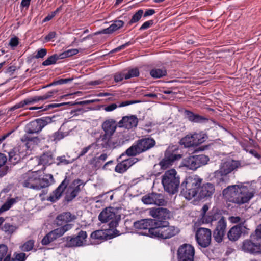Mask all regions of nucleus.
I'll return each instance as SVG.
<instances>
[{"label": "nucleus", "mask_w": 261, "mask_h": 261, "mask_svg": "<svg viewBox=\"0 0 261 261\" xmlns=\"http://www.w3.org/2000/svg\"><path fill=\"white\" fill-rule=\"evenodd\" d=\"M49 156L46 153L40 156L39 163L43 165L42 170L32 172L29 171L22 175L19 182L25 187L33 189H40L47 187L49 176L46 168L48 166Z\"/></svg>", "instance_id": "1"}, {"label": "nucleus", "mask_w": 261, "mask_h": 261, "mask_svg": "<svg viewBox=\"0 0 261 261\" xmlns=\"http://www.w3.org/2000/svg\"><path fill=\"white\" fill-rule=\"evenodd\" d=\"M254 193V189L251 186L242 183L229 186L223 191V195L226 200L239 205L248 202Z\"/></svg>", "instance_id": "2"}, {"label": "nucleus", "mask_w": 261, "mask_h": 261, "mask_svg": "<svg viewBox=\"0 0 261 261\" xmlns=\"http://www.w3.org/2000/svg\"><path fill=\"white\" fill-rule=\"evenodd\" d=\"M243 166V165L239 161L232 159L223 161L219 169L214 173V179L218 184H226L229 180L228 174Z\"/></svg>", "instance_id": "3"}, {"label": "nucleus", "mask_w": 261, "mask_h": 261, "mask_svg": "<svg viewBox=\"0 0 261 261\" xmlns=\"http://www.w3.org/2000/svg\"><path fill=\"white\" fill-rule=\"evenodd\" d=\"M202 179L196 175L187 177L181 184V194L187 199L190 200L199 193Z\"/></svg>", "instance_id": "4"}, {"label": "nucleus", "mask_w": 261, "mask_h": 261, "mask_svg": "<svg viewBox=\"0 0 261 261\" xmlns=\"http://www.w3.org/2000/svg\"><path fill=\"white\" fill-rule=\"evenodd\" d=\"M151 231L153 234L152 238L160 240L171 238L180 232L177 227L170 225L168 221L163 220H156L154 229Z\"/></svg>", "instance_id": "5"}, {"label": "nucleus", "mask_w": 261, "mask_h": 261, "mask_svg": "<svg viewBox=\"0 0 261 261\" xmlns=\"http://www.w3.org/2000/svg\"><path fill=\"white\" fill-rule=\"evenodd\" d=\"M162 183L166 191L170 194L175 193L179 186V177L174 169L167 170L162 176Z\"/></svg>", "instance_id": "6"}, {"label": "nucleus", "mask_w": 261, "mask_h": 261, "mask_svg": "<svg viewBox=\"0 0 261 261\" xmlns=\"http://www.w3.org/2000/svg\"><path fill=\"white\" fill-rule=\"evenodd\" d=\"M155 145V140L151 138H144L138 140L126 150L128 156H135L152 148Z\"/></svg>", "instance_id": "7"}, {"label": "nucleus", "mask_w": 261, "mask_h": 261, "mask_svg": "<svg viewBox=\"0 0 261 261\" xmlns=\"http://www.w3.org/2000/svg\"><path fill=\"white\" fill-rule=\"evenodd\" d=\"M181 158L182 155L177 145L169 146L165 151L164 158L160 162V165L162 169H165Z\"/></svg>", "instance_id": "8"}, {"label": "nucleus", "mask_w": 261, "mask_h": 261, "mask_svg": "<svg viewBox=\"0 0 261 261\" xmlns=\"http://www.w3.org/2000/svg\"><path fill=\"white\" fill-rule=\"evenodd\" d=\"M207 138V135L203 132H194L183 137L180 143L185 147H195L203 143Z\"/></svg>", "instance_id": "9"}, {"label": "nucleus", "mask_w": 261, "mask_h": 261, "mask_svg": "<svg viewBox=\"0 0 261 261\" xmlns=\"http://www.w3.org/2000/svg\"><path fill=\"white\" fill-rule=\"evenodd\" d=\"M156 220L147 219H143L134 223V227L136 229L142 230L140 234L153 237L152 232L151 231L155 227Z\"/></svg>", "instance_id": "10"}, {"label": "nucleus", "mask_w": 261, "mask_h": 261, "mask_svg": "<svg viewBox=\"0 0 261 261\" xmlns=\"http://www.w3.org/2000/svg\"><path fill=\"white\" fill-rule=\"evenodd\" d=\"M117 210L113 207H107L99 215L98 219L102 223L111 221L110 225L116 226L120 219V216L117 214Z\"/></svg>", "instance_id": "11"}, {"label": "nucleus", "mask_w": 261, "mask_h": 261, "mask_svg": "<svg viewBox=\"0 0 261 261\" xmlns=\"http://www.w3.org/2000/svg\"><path fill=\"white\" fill-rule=\"evenodd\" d=\"M194 248L190 244H183L177 250L178 261H194Z\"/></svg>", "instance_id": "12"}, {"label": "nucleus", "mask_w": 261, "mask_h": 261, "mask_svg": "<svg viewBox=\"0 0 261 261\" xmlns=\"http://www.w3.org/2000/svg\"><path fill=\"white\" fill-rule=\"evenodd\" d=\"M211 231L209 229L204 228H199L196 233V239L199 246L206 248L211 243Z\"/></svg>", "instance_id": "13"}, {"label": "nucleus", "mask_w": 261, "mask_h": 261, "mask_svg": "<svg viewBox=\"0 0 261 261\" xmlns=\"http://www.w3.org/2000/svg\"><path fill=\"white\" fill-rule=\"evenodd\" d=\"M241 248L246 253L257 254L261 252V244L257 241L253 240L250 236L249 239L243 242Z\"/></svg>", "instance_id": "14"}, {"label": "nucleus", "mask_w": 261, "mask_h": 261, "mask_svg": "<svg viewBox=\"0 0 261 261\" xmlns=\"http://www.w3.org/2000/svg\"><path fill=\"white\" fill-rule=\"evenodd\" d=\"M83 186L84 184L81 179H77L73 181L66 193V200L68 202L72 201L76 197Z\"/></svg>", "instance_id": "15"}, {"label": "nucleus", "mask_w": 261, "mask_h": 261, "mask_svg": "<svg viewBox=\"0 0 261 261\" xmlns=\"http://www.w3.org/2000/svg\"><path fill=\"white\" fill-rule=\"evenodd\" d=\"M142 201L146 204H155L162 206L165 205L167 203L163 194L155 193L143 196Z\"/></svg>", "instance_id": "16"}, {"label": "nucleus", "mask_w": 261, "mask_h": 261, "mask_svg": "<svg viewBox=\"0 0 261 261\" xmlns=\"http://www.w3.org/2000/svg\"><path fill=\"white\" fill-rule=\"evenodd\" d=\"M48 97L49 95L47 94H45L42 96H36L34 97H28L12 107L10 109V110L14 111L19 108H24V107L26 106L35 104L39 101L45 100Z\"/></svg>", "instance_id": "17"}, {"label": "nucleus", "mask_w": 261, "mask_h": 261, "mask_svg": "<svg viewBox=\"0 0 261 261\" xmlns=\"http://www.w3.org/2000/svg\"><path fill=\"white\" fill-rule=\"evenodd\" d=\"M87 234L86 231H81L75 237L67 238L66 246L68 247H80L85 245Z\"/></svg>", "instance_id": "18"}, {"label": "nucleus", "mask_w": 261, "mask_h": 261, "mask_svg": "<svg viewBox=\"0 0 261 261\" xmlns=\"http://www.w3.org/2000/svg\"><path fill=\"white\" fill-rule=\"evenodd\" d=\"M21 141L23 144L20 145L25 151H30L40 142L38 137H32L29 134H25L21 138Z\"/></svg>", "instance_id": "19"}, {"label": "nucleus", "mask_w": 261, "mask_h": 261, "mask_svg": "<svg viewBox=\"0 0 261 261\" xmlns=\"http://www.w3.org/2000/svg\"><path fill=\"white\" fill-rule=\"evenodd\" d=\"M29 154L30 153L22 149L20 145L10 151L9 153V161L12 164H16Z\"/></svg>", "instance_id": "20"}, {"label": "nucleus", "mask_w": 261, "mask_h": 261, "mask_svg": "<svg viewBox=\"0 0 261 261\" xmlns=\"http://www.w3.org/2000/svg\"><path fill=\"white\" fill-rule=\"evenodd\" d=\"M46 123L42 119H36L29 123L25 127V134L30 135L39 132L45 125Z\"/></svg>", "instance_id": "21"}, {"label": "nucleus", "mask_w": 261, "mask_h": 261, "mask_svg": "<svg viewBox=\"0 0 261 261\" xmlns=\"http://www.w3.org/2000/svg\"><path fill=\"white\" fill-rule=\"evenodd\" d=\"M226 221L224 217H222L218 222L217 227L214 232V237L216 242H222L225 233Z\"/></svg>", "instance_id": "22"}, {"label": "nucleus", "mask_w": 261, "mask_h": 261, "mask_svg": "<svg viewBox=\"0 0 261 261\" xmlns=\"http://www.w3.org/2000/svg\"><path fill=\"white\" fill-rule=\"evenodd\" d=\"M138 119L135 115L126 116L122 117L118 123L119 127H123L127 129H133L137 127Z\"/></svg>", "instance_id": "23"}, {"label": "nucleus", "mask_w": 261, "mask_h": 261, "mask_svg": "<svg viewBox=\"0 0 261 261\" xmlns=\"http://www.w3.org/2000/svg\"><path fill=\"white\" fill-rule=\"evenodd\" d=\"M149 214L156 220H165L169 217L170 213L167 208L163 207L152 208L149 210Z\"/></svg>", "instance_id": "24"}, {"label": "nucleus", "mask_w": 261, "mask_h": 261, "mask_svg": "<svg viewBox=\"0 0 261 261\" xmlns=\"http://www.w3.org/2000/svg\"><path fill=\"white\" fill-rule=\"evenodd\" d=\"M69 182V179L66 177L57 189L50 195V201L55 202L61 197L63 192Z\"/></svg>", "instance_id": "25"}, {"label": "nucleus", "mask_w": 261, "mask_h": 261, "mask_svg": "<svg viewBox=\"0 0 261 261\" xmlns=\"http://www.w3.org/2000/svg\"><path fill=\"white\" fill-rule=\"evenodd\" d=\"M244 223L232 227L228 231L227 236L228 239L231 241H236L240 237L242 233Z\"/></svg>", "instance_id": "26"}, {"label": "nucleus", "mask_w": 261, "mask_h": 261, "mask_svg": "<svg viewBox=\"0 0 261 261\" xmlns=\"http://www.w3.org/2000/svg\"><path fill=\"white\" fill-rule=\"evenodd\" d=\"M76 218L74 215L71 214L70 212H65L57 216L56 222L58 225H63L65 223L73 221Z\"/></svg>", "instance_id": "27"}, {"label": "nucleus", "mask_w": 261, "mask_h": 261, "mask_svg": "<svg viewBox=\"0 0 261 261\" xmlns=\"http://www.w3.org/2000/svg\"><path fill=\"white\" fill-rule=\"evenodd\" d=\"M117 128L116 121L113 119H108L106 120L102 124V128L105 133L108 135H113Z\"/></svg>", "instance_id": "28"}, {"label": "nucleus", "mask_w": 261, "mask_h": 261, "mask_svg": "<svg viewBox=\"0 0 261 261\" xmlns=\"http://www.w3.org/2000/svg\"><path fill=\"white\" fill-rule=\"evenodd\" d=\"M215 191V188L213 184L206 183L204 184L199 191V195L201 197H210L212 196Z\"/></svg>", "instance_id": "29"}, {"label": "nucleus", "mask_w": 261, "mask_h": 261, "mask_svg": "<svg viewBox=\"0 0 261 261\" xmlns=\"http://www.w3.org/2000/svg\"><path fill=\"white\" fill-rule=\"evenodd\" d=\"M196 162L194 155L190 156L184 159L180 166L184 167L188 169L195 170L198 168Z\"/></svg>", "instance_id": "30"}, {"label": "nucleus", "mask_w": 261, "mask_h": 261, "mask_svg": "<svg viewBox=\"0 0 261 261\" xmlns=\"http://www.w3.org/2000/svg\"><path fill=\"white\" fill-rule=\"evenodd\" d=\"M185 113L186 116L190 121L196 123H201L207 120V119L205 117L195 114L190 111L186 110Z\"/></svg>", "instance_id": "31"}, {"label": "nucleus", "mask_w": 261, "mask_h": 261, "mask_svg": "<svg viewBox=\"0 0 261 261\" xmlns=\"http://www.w3.org/2000/svg\"><path fill=\"white\" fill-rule=\"evenodd\" d=\"M123 24L124 22L123 21L120 20H116L109 27L103 29L102 33L104 34H111L122 27Z\"/></svg>", "instance_id": "32"}, {"label": "nucleus", "mask_w": 261, "mask_h": 261, "mask_svg": "<svg viewBox=\"0 0 261 261\" xmlns=\"http://www.w3.org/2000/svg\"><path fill=\"white\" fill-rule=\"evenodd\" d=\"M112 135H108L107 133L101 135L98 140L99 144L103 148H108L111 147V138Z\"/></svg>", "instance_id": "33"}, {"label": "nucleus", "mask_w": 261, "mask_h": 261, "mask_svg": "<svg viewBox=\"0 0 261 261\" xmlns=\"http://www.w3.org/2000/svg\"><path fill=\"white\" fill-rule=\"evenodd\" d=\"M197 168L207 164L209 161V157L204 154L194 155Z\"/></svg>", "instance_id": "34"}, {"label": "nucleus", "mask_w": 261, "mask_h": 261, "mask_svg": "<svg viewBox=\"0 0 261 261\" xmlns=\"http://www.w3.org/2000/svg\"><path fill=\"white\" fill-rule=\"evenodd\" d=\"M150 74L151 77L158 79L166 76L167 71L165 68H154L150 70Z\"/></svg>", "instance_id": "35"}, {"label": "nucleus", "mask_w": 261, "mask_h": 261, "mask_svg": "<svg viewBox=\"0 0 261 261\" xmlns=\"http://www.w3.org/2000/svg\"><path fill=\"white\" fill-rule=\"evenodd\" d=\"M10 261V254L8 253V247L6 245H0V261Z\"/></svg>", "instance_id": "36"}, {"label": "nucleus", "mask_w": 261, "mask_h": 261, "mask_svg": "<svg viewBox=\"0 0 261 261\" xmlns=\"http://www.w3.org/2000/svg\"><path fill=\"white\" fill-rule=\"evenodd\" d=\"M17 229V226L15 224H11L9 223H6L2 227V229L8 235H11Z\"/></svg>", "instance_id": "37"}, {"label": "nucleus", "mask_w": 261, "mask_h": 261, "mask_svg": "<svg viewBox=\"0 0 261 261\" xmlns=\"http://www.w3.org/2000/svg\"><path fill=\"white\" fill-rule=\"evenodd\" d=\"M16 202L15 199L10 198L0 208V214L8 210L12 205Z\"/></svg>", "instance_id": "38"}, {"label": "nucleus", "mask_w": 261, "mask_h": 261, "mask_svg": "<svg viewBox=\"0 0 261 261\" xmlns=\"http://www.w3.org/2000/svg\"><path fill=\"white\" fill-rule=\"evenodd\" d=\"M63 235V233L60 227L50 231V242Z\"/></svg>", "instance_id": "39"}, {"label": "nucleus", "mask_w": 261, "mask_h": 261, "mask_svg": "<svg viewBox=\"0 0 261 261\" xmlns=\"http://www.w3.org/2000/svg\"><path fill=\"white\" fill-rule=\"evenodd\" d=\"M251 238L261 244V224L258 226L255 232L251 235Z\"/></svg>", "instance_id": "40"}, {"label": "nucleus", "mask_w": 261, "mask_h": 261, "mask_svg": "<svg viewBox=\"0 0 261 261\" xmlns=\"http://www.w3.org/2000/svg\"><path fill=\"white\" fill-rule=\"evenodd\" d=\"M128 167L124 161L117 164L115 167V171L118 173H122L125 172Z\"/></svg>", "instance_id": "41"}, {"label": "nucleus", "mask_w": 261, "mask_h": 261, "mask_svg": "<svg viewBox=\"0 0 261 261\" xmlns=\"http://www.w3.org/2000/svg\"><path fill=\"white\" fill-rule=\"evenodd\" d=\"M79 53V50L77 49H69L63 53L60 54V58L61 59L67 58L71 57L72 56L75 55Z\"/></svg>", "instance_id": "42"}, {"label": "nucleus", "mask_w": 261, "mask_h": 261, "mask_svg": "<svg viewBox=\"0 0 261 261\" xmlns=\"http://www.w3.org/2000/svg\"><path fill=\"white\" fill-rule=\"evenodd\" d=\"M91 238L92 239L102 240L105 239L104 232L101 230H98L94 231L91 234Z\"/></svg>", "instance_id": "43"}, {"label": "nucleus", "mask_w": 261, "mask_h": 261, "mask_svg": "<svg viewBox=\"0 0 261 261\" xmlns=\"http://www.w3.org/2000/svg\"><path fill=\"white\" fill-rule=\"evenodd\" d=\"M34 245L33 240H30L26 242L22 246L21 250L23 251H29L32 249Z\"/></svg>", "instance_id": "44"}, {"label": "nucleus", "mask_w": 261, "mask_h": 261, "mask_svg": "<svg viewBox=\"0 0 261 261\" xmlns=\"http://www.w3.org/2000/svg\"><path fill=\"white\" fill-rule=\"evenodd\" d=\"M139 75V70L137 68L132 69L125 75V79H129L132 77H137Z\"/></svg>", "instance_id": "45"}, {"label": "nucleus", "mask_w": 261, "mask_h": 261, "mask_svg": "<svg viewBox=\"0 0 261 261\" xmlns=\"http://www.w3.org/2000/svg\"><path fill=\"white\" fill-rule=\"evenodd\" d=\"M143 14V11L142 10H139L133 16L132 19L130 21L131 23L136 22L138 21L141 18Z\"/></svg>", "instance_id": "46"}, {"label": "nucleus", "mask_w": 261, "mask_h": 261, "mask_svg": "<svg viewBox=\"0 0 261 261\" xmlns=\"http://www.w3.org/2000/svg\"><path fill=\"white\" fill-rule=\"evenodd\" d=\"M27 257L24 253L16 254L11 261H24Z\"/></svg>", "instance_id": "47"}, {"label": "nucleus", "mask_w": 261, "mask_h": 261, "mask_svg": "<svg viewBox=\"0 0 261 261\" xmlns=\"http://www.w3.org/2000/svg\"><path fill=\"white\" fill-rule=\"evenodd\" d=\"M47 52L46 49L41 48L38 49L36 55L34 56V58L36 59L42 58L46 55Z\"/></svg>", "instance_id": "48"}, {"label": "nucleus", "mask_w": 261, "mask_h": 261, "mask_svg": "<svg viewBox=\"0 0 261 261\" xmlns=\"http://www.w3.org/2000/svg\"><path fill=\"white\" fill-rule=\"evenodd\" d=\"M201 219L203 223L207 224L210 223L215 220L213 215H210L209 214L207 215H205L202 216Z\"/></svg>", "instance_id": "49"}, {"label": "nucleus", "mask_w": 261, "mask_h": 261, "mask_svg": "<svg viewBox=\"0 0 261 261\" xmlns=\"http://www.w3.org/2000/svg\"><path fill=\"white\" fill-rule=\"evenodd\" d=\"M72 80L70 79H61L51 83H50V86L57 85H61L67 83L68 82L71 81Z\"/></svg>", "instance_id": "50"}, {"label": "nucleus", "mask_w": 261, "mask_h": 261, "mask_svg": "<svg viewBox=\"0 0 261 261\" xmlns=\"http://www.w3.org/2000/svg\"><path fill=\"white\" fill-rule=\"evenodd\" d=\"M125 164L127 165L128 168L133 165L135 163L138 161V160L136 158H130L124 160Z\"/></svg>", "instance_id": "51"}, {"label": "nucleus", "mask_w": 261, "mask_h": 261, "mask_svg": "<svg viewBox=\"0 0 261 261\" xmlns=\"http://www.w3.org/2000/svg\"><path fill=\"white\" fill-rule=\"evenodd\" d=\"M124 74L121 72L116 73L114 75V79L115 82L118 83L122 81L124 78H125Z\"/></svg>", "instance_id": "52"}, {"label": "nucleus", "mask_w": 261, "mask_h": 261, "mask_svg": "<svg viewBox=\"0 0 261 261\" xmlns=\"http://www.w3.org/2000/svg\"><path fill=\"white\" fill-rule=\"evenodd\" d=\"M53 140L56 142L60 140L64 137V134L63 133L61 132H56L53 136Z\"/></svg>", "instance_id": "53"}, {"label": "nucleus", "mask_w": 261, "mask_h": 261, "mask_svg": "<svg viewBox=\"0 0 261 261\" xmlns=\"http://www.w3.org/2000/svg\"><path fill=\"white\" fill-rule=\"evenodd\" d=\"M95 146V144L93 143V144L89 145V146L83 148L79 155V157L82 156L84 155V154H85L92 147Z\"/></svg>", "instance_id": "54"}, {"label": "nucleus", "mask_w": 261, "mask_h": 261, "mask_svg": "<svg viewBox=\"0 0 261 261\" xmlns=\"http://www.w3.org/2000/svg\"><path fill=\"white\" fill-rule=\"evenodd\" d=\"M9 44L12 48H14L17 46L18 44V38L16 37L12 38L10 40Z\"/></svg>", "instance_id": "55"}, {"label": "nucleus", "mask_w": 261, "mask_h": 261, "mask_svg": "<svg viewBox=\"0 0 261 261\" xmlns=\"http://www.w3.org/2000/svg\"><path fill=\"white\" fill-rule=\"evenodd\" d=\"M49 108V105H46L45 108H44L43 106H40V107H32L30 108H26L25 109H29L30 110H39V111H45Z\"/></svg>", "instance_id": "56"}, {"label": "nucleus", "mask_w": 261, "mask_h": 261, "mask_svg": "<svg viewBox=\"0 0 261 261\" xmlns=\"http://www.w3.org/2000/svg\"><path fill=\"white\" fill-rule=\"evenodd\" d=\"M73 225L71 224H66L60 227L63 234L67 231L72 228Z\"/></svg>", "instance_id": "57"}, {"label": "nucleus", "mask_w": 261, "mask_h": 261, "mask_svg": "<svg viewBox=\"0 0 261 261\" xmlns=\"http://www.w3.org/2000/svg\"><path fill=\"white\" fill-rule=\"evenodd\" d=\"M229 221L232 223H242V220L240 217L232 216L229 218Z\"/></svg>", "instance_id": "58"}, {"label": "nucleus", "mask_w": 261, "mask_h": 261, "mask_svg": "<svg viewBox=\"0 0 261 261\" xmlns=\"http://www.w3.org/2000/svg\"><path fill=\"white\" fill-rule=\"evenodd\" d=\"M47 193V190H43L42 193L40 194V197L42 201L49 200V196L46 195Z\"/></svg>", "instance_id": "59"}, {"label": "nucleus", "mask_w": 261, "mask_h": 261, "mask_svg": "<svg viewBox=\"0 0 261 261\" xmlns=\"http://www.w3.org/2000/svg\"><path fill=\"white\" fill-rule=\"evenodd\" d=\"M117 108V106L115 103H112L105 108V110L107 112H111Z\"/></svg>", "instance_id": "60"}, {"label": "nucleus", "mask_w": 261, "mask_h": 261, "mask_svg": "<svg viewBox=\"0 0 261 261\" xmlns=\"http://www.w3.org/2000/svg\"><path fill=\"white\" fill-rule=\"evenodd\" d=\"M137 102L136 101H133V100H128V101H125L121 102L119 106V107H123L127 106L128 105H130L131 104H134L136 103Z\"/></svg>", "instance_id": "61"}, {"label": "nucleus", "mask_w": 261, "mask_h": 261, "mask_svg": "<svg viewBox=\"0 0 261 261\" xmlns=\"http://www.w3.org/2000/svg\"><path fill=\"white\" fill-rule=\"evenodd\" d=\"M7 161L6 156L3 153H0V167L4 166Z\"/></svg>", "instance_id": "62"}, {"label": "nucleus", "mask_w": 261, "mask_h": 261, "mask_svg": "<svg viewBox=\"0 0 261 261\" xmlns=\"http://www.w3.org/2000/svg\"><path fill=\"white\" fill-rule=\"evenodd\" d=\"M152 24V21H147L145 22L141 27V30H145L150 27V25Z\"/></svg>", "instance_id": "63"}, {"label": "nucleus", "mask_w": 261, "mask_h": 261, "mask_svg": "<svg viewBox=\"0 0 261 261\" xmlns=\"http://www.w3.org/2000/svg\"><path fill=\"white\" fill-rule=\"evenodd\" d=\"M41 243L43 245H46L49 244V233L46 234L42 240Z\"/></svg>", "instance_id": "64"}]
</instances>
